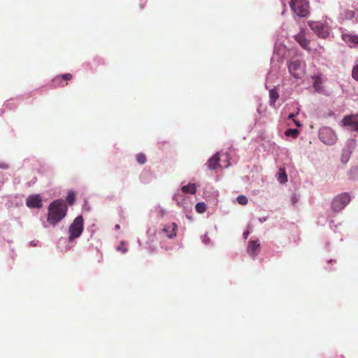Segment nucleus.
<instances>
[{
    "label": "nucleus",
    "mask_w": 358,
    "mask_h": 358,
    "mask_svg": "<svg viewBox=\"0 0 358 358\" xmlns=\"http://www.w3.org/2000/svg\"><path fill=\"white\" fill-rule=\"evenodd\" d=\"M278 93L275 90L271 89L269 90V103L271 106H273L275 104L276 100L278 99Z\"/></svg>",
    "instance_id": "nucleus-21"
},
{
    "label": "nucleus",
    "mask_w": 358,
    "mask_h": 358,
    "mask_svg": "<svg viewBox=\"0 0 358 358\" xmlns=\"http://www.w3.org/2000/svg\"><path fill=\"white\" fill-rule=\"evenodd\" d=\"M195 208L199 213H203L206 210V205L204 202H199L196 204Z\"/></svg>",
    "instance_id": "nucleus-25"
},
{
    "label": "nucleus",
    "mask_w": 358,
    "mask_h": 358,
    "mask_svg": "<svg viewBox=\"0 0 358 358\" xmlns=\"http://www.w3.org/2000/svg\"><path fill=\"white\" fill-rule=\"evenodd\" d=\"M8 168H9V165L7 163L3 162H0V169H7Z\"/></svg>",
    "instance_id": "nucleus-36"
},
{
    "label": "nucleus",
    "mask_w": 358,
    "mask_h": 358,
    "mask_svg": "<svg viewBox=\"0 0 358 358\" xmlns=\"http://www.w3.org/2000/svg\"><path fill=\"white\" fill-rule=\"evenodd\" d=\"M68 207L64 200L56 199L48 207L47 222L49 225L55 227L67 215Z\"/></svg>",
    "instance_id": "nucleus-1"
},
{
    "label": "nucleus",
    "mask_w": 358,
    "mask_h": 358,
    "mask_svg": "<svg viewBox=\"0 0 358 358\" xmlns=\"http://www.w3.org/2000/svg\"><path fill=\"white\" fill-rule=\"evenodd\" d=\"M166 214V209L159 205L155 206L150 212L151 217H163Z\"/></svg>",
    "instance_id": "nucleus-17"
},
{
    "label": "nucleus",
    "mask_w": 358,
    "mask_h": 358,
    "mask_svg": "<svg viewBox=\"0 0 358 358\" xmlns=\"http://www.w3.org/2000/svg\"><path fill=\"white\" fill-rule=\"evenodd\" d=\"M281 1H282V3L285 6V0H281Z\"/></svg>",
    "instance_id": "nucleus-43"
},
{
    "label": "nucleus",
    "mask_w": 358,
    "mask_h": 358,
    "mask_svg": "<svg viewBox=\"0 0 358 358\" xmlns=\"http://www.w3.org/2000/svg\"><path fill=\"white\" fill-rule=\"evenodd\" d=\"M178 228V224L175 222L163 224L158 231L149 228L147 231L148 241L150 243L159 242L161 247L164 248L162 243V239L164 238H174L177 235Z\"/></svg>",
    "instance_id": "nucleus-2"
},
{
    "label": "nucleus",
    "mask_w": 358,
    "mask_h": 358,
    "mask_svg": "<svg viewBox=\"0 0 358 358\" xmlns=\"http://www.w3.org/2000/svg\"><path fill=\"white\" fill-rule=\"evenodd\" d=\"M352 76L354 79L358 80V64H356L352 69Z\"/></svg>",
    "instance_id": "nucleus-32"
},
{
    "label": "nucleus",
    "mask_w": 358,
    "mask_h": 358,
    "mask_svg": "<svg viewBox=\"0 0 358 358\" xmlns=\"http://www.w3.org/2000/svg\"><path fill=\"white\" fill-rule=\"evenodd\" d=\"M223 159L219 157V152L215 153L206 162V165L210 170H215L219 166L222 168H228L231 164L229 162V155L225 153L222 155Z\"/></svg>",
    "instance_id": "nucleus-7"
},
{
    "label": "nucleus",
    "mask_w": 358,
    "mask_h": 358,
    "mask_svg": "<svg viewBox=\"0 0 358 358\" xmlns=\"http://www.w3.org/2000/svg\"><path fill=\"white\" fill-rule=\"evenodd\" d=\"M136 161L140 164H144L146 162V157L143 153H138L136 155Z\"/></svg>",
    "instance_id": "nucleus-29"
},
{
    "label": "nucleus",
    "mask_w": 358,
    "mask_h": 358,
    "mask_svg": "<svg viewBox=\"0 0 358 358\" xmlns=\"http://www.w3.org/2000/svg\"><path fill=\"white\" fill-rule=\"evenodd\" d=\"M342 38L349 47H350V48H357L358 47V35L357 34L343 33L342 34Z\"/></svg>",
    "instance_id": "nucleus-15"
},
{
    "label": "nucleus",
    "mask_w": 358,
    "mask_h": 358,
    "mask_svg": "<svg viewBox=\"0 0 358 358\" xmlns=\"http://www.w3.org/2000/svg\"><path fill=\"white\" fill-rule=\"evenodd\" d=\"M259 220H260L261 222H263V221H265V220H266V218H264H264H261V219H259Z\"/></svg>",
    "instance_id": "nucleus-42"
},
{
    "label": "nucleus",
    "mask_w": 358,
    "mask_h": 358,
    "mask_svg": "<svg viewBox=\"0 0 358 358\" xmlns=\"http://www.w3.org/2000/svg\"><path fill=\"white\" fill-rule=\"evenodd\" d=\"M355 13L353 11H350L348 13V16L352 17L354 16Z\"/></svg>",
    "instance_id": "nucleus-38"
},
{
    "label": "nucleus",
    "mask_w": 358,
    "mask_h": 358,
    "mask_svg": "<svg viewBox=\"0 0 358 358\" xmlns=\"http://www.w3.org/2000/svg\"><path fill=\"white\" fill-rule=\"evenodd\" d=\"M201 241L203 244L206 245H209L211 244V242H210V239L209 238V237L207 236V234H204L201 237Z\"/></svg>",
    "instance_id": "nucleus-33"
},
{
    "label": "nucleus",
    "mask_w": 358,
    "mask_h": 358,
    "mask_svg": "<svg viewBox=\"0 0 358 358\" xmlns=\"http://www.w3.org/2000/svg\"><path fill=\"white\" fill-rule=\"evenodd\" d=\"M294 124H295L297 127H300V126H301V124H300V122H299L298 120H294Z\"/></svg>",
    "instance_id": "nucleus-39"
},
{
    "label": "nucleus",
    "mask_w": 358,
    "mask_h": 358,
    "mask_svg": "<svg viewBox=\"0 0 358 358\" xmlns=\"http://www.w3.org/2000/svg\"><path fill=\"white\" fill-rule=\"evenodd\" d=\"M184 194H194L196 192V185L194 183H188L180 189Z\"/></svg>",
    "instance_id": "nucleus-18"
},
{
    "label": "nucleus",
    "mask_w": 358,
    "mask_h": 358,
    "mask_svg": "<svg viewBox=\"0 0 358 358\" xmlns=\"http://www.w3.org/2000/svg\"><path fill=\"white\" fill-rule=\"evenodd\" d=\"M287 66L289 74L296 79H301L306 74V64L300 59L289 60Z\"/></svg>",
    "instance_id": "nucleus-5"
},
{
    "label": "nucleus",
    "mask_w": 358,
    "mask_h": 358,
    "mask_svg": "<svg viewBox=\"0 0 358 358\" xmlns=\"http://www.w3.org/2000/svg\"><path fill=\"white\" fill-rule=\"evenodd\" d=\"M66 85V83H64V81L62 80V77L61 76H57L55 77L52 79L50 84V85L53 87H63Z\"/></svg>",
    "instance_id": "nucleus-20"
},
{
    "label": "nucleus",
    "mask_w": 358,
    "mask_h": 358,
    "mask_svg": "<svg viewBox=\"0 0 358 358\" xmlns=\"http://www.w3.org/2000/svg\"><path fill=\"white\" fill-rule=\"evenodd\" d=\"M342 122L349 130L358 131V117H345L343 119Z\"/></svg>",
    "instance_id": "nucleus-13"
},
{
    "label": "nucleus",
    "mask_w": 358,
    "mask_h": 358,
    "mask_svg": "<svg viewBox=\"0 0 358 358\" xmlns=\"http://www.w3.org/2000/svg\"><path fill=\"white\" fill-rule=\"evenodd\" d=\"M352 153L348 150H343L341 155V162L344 164L347 163Z\"/></svg>",
    "instance_id": "nucleus-24"
},
{
    "label": "nucleus",
    "mask_w": 358,
    "mask_h": 358,
    "mask_svg": "<svg viewBox=\"0 0 358 358\" xmlns=\"http://www.w3.org/2000/svg\"><path fill=\"white\" fill-rule=\"evenodd\" d=\"M287 48L285 45L282 44L278 45L275 43L274 47L273 55L271 57V64H273L275 61L279 62L282 60V58L285 57Z\"/></svg>",
    "instance_id": "nucleus-11"
},
{
    "label": "nucleus",
    "mask_w": 358,
    "mask_h": 358,
    "mask_svg": "<svg viewBox=\"0 0 358 358\" xmlns=\"http://www.w3.org/2000/svg\"><path fill=\"white\" fill-rule=\"evenodd\" d=\"M352 196L348 192L336 195L331 201V210L336 213L341 211L350 202Z\"/></svg>",
    "instance_id": "nucleus-6"
},
{
    "label": "nucleus",
    "mask_w": 358,
    "mask_h": 358,
    "mask_svg": "<svg viewBox=\"0 0 358 358\" xmlns=\"http://www.w3.org/2000/svg\"><path fill=\"white\" fill-rule=\"evenodd\" d=\"M84 229V220L81 215L77 216L69 225L68 229V241L66 250H69L73 247V242L79 238Z\"/></svg>",
    "instance_id": "nucleus-3"
},
{
    "label": "nucleus",
    "mask_w": 358,
    "mask_h": 358,
    "mask_svg": "<svg viewBox=\"0 0 358 358\" xmlns=\"http://www.w3.org/2000/svg\"><path fill=\"white\" fill-rule=\"evenodd\" d=\"M261 249V244L259 239H251L248 241L246 252L250 257L255 259Z\"/></svg>",
    "instance_id": "nucleus-10"
},
{
    "label": "nucleus",
    "mask_w": 358,
    "mask_h": 358,
    "mask_svg": "<svg viewBox=\"0 0 358 358\" xmlns=\"http://www.w3.org/2000/svg\"><path fill=\"white\" fill-rule=\"evenodd\" d=\"M296 40L305 50L308 49V41L302 34L296 35Z\"/></svg>",
    "instance_id": "nucleus-19"
},
{
    "label": "nucleus",
    "mask_w": 358,
    "mask_h": 358,
    "mask_svg": "<svg viewBox=\"0 0 358 358\" xmlns=\"http://www.w3.org/2000/svg\"><path fill=\"white\" fill-rule=\"evenodd\" d=\"M115 227V229H120V225L119 224H116Z\"/></svg>",
    "instance_id": "nucleus-41"
},
{
    "label": "nucleus",
    "mask_w": 358,
    "mask_h": 358,
    "mask_svg": "<svg viewBox=\"0 0 358 358\" xmlns=\"http://www.w3.org/2000/svg\"><path fill=\"white\" fill-rule=\"evenodd\" d=\"M299 200V196L296 194H292L291 196V201L293 205L296 204Z\"/></svg>",
    "instance_id": "nucleus-35"
},
{
    "label": "nucleus",
    "mask_w": 358,
    "mask_h": 358,
    "mask_svg": "<svg viewBox=\"0 0 358 358\" xmlns=\"http://www.w3.org/2000/svg\"><path fill=\"white\" fill-rule=\"evenodd\" d=\"M248 235H249V231H244V233L243 234V238L245 240L247 239L248 237Z\"/></svg>",
    "instance_id": "nucleus-37"
},
{
    "label": "nucleus",
    "mask_w": 358,
    "mask_h": 358,
    "mask_svg": "<svg viewBox=\"0 0 358 358\" xmlns=\"http://www.w3.org/2000/svg\"><path fill=\"white\" fill-rule=\"evenodd\" d=\"M278 180L280 183H284L287 181V175L285 171L279 173Z\"/></svg>",
    "instance_id": "nucleus-31"
},
{
    "label": "nucleus",
    "mask_w": 358,
    "mask_h": 358,
    "mask_svg": "<svg viewBox=\"0 0 358 358\" xmlns=\"http://www.w3.org/2000/svg\"><path fill=\"white\" fill-rule=\"evenodd\" d=\"M116 250L123 254L126 253L128 251L126 243L124 241H122L120 244L116 247Z\"/></svg>",
    "instance_id": "nucleus-27"
},
{
    "label": "nucleus",
    "mask_w": 358,
    "mask_h": 358,
    "mask_svg": "<svg viewBox=\"0 0 358 358\" xmlns=\"http://www.w3.org/2000/svg\"><path fill=\"white\" fill-rule=\"evenodd\" d=\"M76 200V194L73 191H69L67 193L66 197V203L67 202L69 206H72Z\"/></svg>",
    "instance_id": "nucleus-23"
},
{
    "label": "nucleus",
    "mask_w": 358,
    "mask_h": 358,
    "mask_svg": "<svg viewBox=\"0 0 358 358\" xmlns=\"http://www.w3.org/2000/svg\"><path fill=\"white\" fill-rule=\"evenodd\" d=\"M294 117H295V115L294 113H291L288 115L289 119H294Z\"/></svg>",
    "instance_id": "nucleus-40"
},
{
    "label": "nucleus",
    "mask_w": 358,
    "mask_h": 358,
    "mask_svg": "<svg viewBox=\"0 0 358 358\" xmlns=\"http://www.w3.org/2000/svg\"><path fill=\"white\" fill-rule=\"evenodd\" d=\"M62 77V80L64 81V83H66V80H69L72 78V75L71 73H64L63 75H61Z\"/></svg>",
    "instance_id": "nucleus-34"
},
{
    "label": "nucleus",
    "mask_w": 358,
    "mask_h": 358,
    "mask_svg": "<svg viewBox=\"0 0 358 358\" xmlns=\"http://www.w3.org/2000/svg\"><path fill=\"white\" fill-rule=\"evenodd\" d=\"M236 201L241 205H245L248 203V199L244 195H239L236 197Z\"/></svg>",
    "instance_id": "nucleus-30"
},
{
    "label": "nucleus",
    "mask_w": 358,
    "mask_h": 358,
    "mask_svg": "<svg viewBox=\"0 0 358 358\" xmlns=\"http://www.w3.org/2000/svg\"><path fill=\"white\" fill-rule=\"evenodd\" d=\"M43 227H48V226L45 224H43Z\"/></svg>",
    "instance_id": "nucleus-44"
},
{
    "label": "nucleus",
    "mask_w": 358,
    "mask_h": 358,
    "mask_svg": "<svg viewBox=\"0 0 358 358\" xmlns=\"http://www.w3.org/2000/svg\"><path fill=\"white\" fill-rule=\"evenodd\" d=\"M318 136L324 144L331 145L336 143L337 136L334 131L329 127H323L320 129Z\"/></svg>",
    "instance_id": "nucleus-8"
},
{
    "label": "nucleus",
    "mask_w": 358,
    "mask_h": 358,
    "mask_svg": "<svg viewBox=\"0 0 358 358\" xmlns=\"http://www.w3.org/2000/svg\"><path fill=\"white\" fill-rule=\"evenodd\" d=\"M350 177L352 180H358V166L354 167L350 171Z\"/></svg>",
    "instance_id": "nucleus-28"
},
{
    "label": "nucleus",
    "mask_w": 358,
    "mask_h": 358,
    "mask_svg": "<svg viewBox=\"0 0 358 358\" xmlns=\"http://www.w3.org/2000/svg\"><path fill=\"white\" fill-rule=\"evenodd\" d=\"M185 194L181 189H177L173 195V200L175 201L179 206L183 207L184 208H188L187 198L185 195Z\"/></svg>",
    "instance_id": "nucleus-14"
},
{
    "label": "nucleus",
    "mask_w": 358,
    "mask_h": 358,
    "mask_svg": "<svg viewBox=\"0 0 358 358\" xmlns=\"http://www.w3.org/2000/svg\"><path fill=\"white\" fill-rule=\"evenodd\" d=\"M308 25L311 30H313L319 37L326 38L329 36V27L324 23L321 22L310 21L308 22Z\"/></svg>",
    "instance_id": "nucleus-9"
},
{
    "label": "nucleus",
    "mask_w": 358,
    "mask_h": 358,
    "mask_svg": "<svg viewBox=\"0 0 358 358\" xmlns=\"http://www.w3.org/2000/svg\"><path fill=\"white\" fill-rule=\"evenodd\" d=\"M289 4L292 13L298 17H306L310 14L308 0H290Z\"/></svg>",
    "instance_id": "nucleus-4"
},
{
    "label": "nucleus",
    "mask_w": 358,
    "mask_h": 358,
    "mask_svg": "<svg viewBox=\"0 0 358 358\" xmlns=\"http://www.w3.org/2000/svg\"><path fill=\"white\" fill-rule=\"evenodd\" d=\"M357 143L355 139L350 138L347 141L345 146L343 150H348L350 151V153L353 151V150L356 148Z\"/></svg>",
    "instance_id": "nucleus-22"
},
{
    "label": "nucleus",
    "mask_w": 358,
    "mask_h": 358,
    "mask_svg": "<svg viewBox=\"0 0 358 358\" xmlns=\"http://www.w3.org/2000/svg\"><path fill=\"white\" fill-rule=\"evenodd\" d=\"M26 206L29 208H42V199L40 194H35L28 196L26 199Z\"/></svg>",
    "instance_id": "nucleus-12"
},
{
    "label": "nucleus",
    "mask_w": 358,
    "mask_h": 358,
    "mask_svg": "<svg viewBox=\"0 0 358 358\" xmlns=\"http://www.w3.org/2000/svg\"><path fill=\"white\" fill-rule=\"evenodd\" d=\"M311 78L313 80V87L315 90L320 93H322L324 89L322 84L324 82V76L322 74H317L313 76Z\"/></svg>",
    "instance_id": "nucleus-16"
},
{
    "label": "nucleus",
    "mask_w": 358,
    "mask_h": 358,
    "mask_svg": "<svg viewBox=\"0 0 358 358\" xmlns=\"http://www.w3.org/2000/svg\"><path fill=\"white\" fill-rule=\"evenodd\" d=\"M285 134L287 136L296 138L299 134V130L297 129H288Z\"/></svg>",
    "instance_id": "nucleus-26"
}]
</instances>
